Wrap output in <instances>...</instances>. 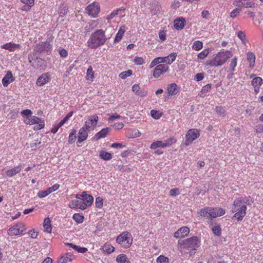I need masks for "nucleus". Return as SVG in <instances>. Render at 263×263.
I'll return each mask as SVG.
<instances>
[{"label":"nucleus","mask_w":263,"mask_h":263,"mask_svg":"<svg viewBox=\"0 0 263 263\" xmlns=\"http://www.w3.org/2000/svg\"><path fill=\"white\" fill-rule=\"evenodd\" d=\"M250 197H241L236 198L232 208V213H235L232 219L236 218L241 221L246 215L247 204L250 203Z\"/></svg>","instance_id":"obj_1"},{"label":"nucleus","mask_w":263,"mask_h":263,"mask_svg":"<svg viewBox=\"0 0 263 263\" xmlns=\"http://www.w3.org/2000/svg\"><path fill=\"white\" fill-rule=\"evenodd\" d=\"M76 199L71 200L68 206L71 209H80L82 210L86 209L90 206L93 202V197L91 195L87 194L84 191L81 194L75 195Z\"/></svg>","instance_id":"obj_2"},{"label":"nucleus","mask_w":263,"mask_h":263,"mask_svg":"<svg viewBox=\"0 0 263 263\" xmlns=\"http://www.w3.org/2000/svg\"><path fill=\"white\" fill-rule=\"evenodd\" d=\"M107 39L105 31L102 29H98L91 33L87 42V44L88 47L91 49H96L100 46L103 45Z\"/></svg>","instance_id":"obj_3"},{"label":"nucleus","mask_w":263,"mask_h":263,"mask_svg":"<svg viewBox=\"0 0 263 263\" xmlns=\"http://www.w3.org/2000/svg\"><path fill=\"white\" fill-rule=\"evenodd\" d=\"M232 56V53L230 51H221L217 53L215 57L210 60L207 61V65L212 67H218L222 65L227 60Z\"/></svg>","instance_id":"obj_4"},{"label":"nucleus","mask_w":263,"mask_h":263,"mask_svg":"<svg viewBox=\"0 0 263 263\" xmlns=\"http://www.w3.org/2000/svg\"><path fill=\"white\" fill-rule=\"evenodd\" d=\"M224 214L225 210L221 208L205 207L201 209L199 212L201 216L208 219L215 218Z\"/></svg>","instance_id":"obj_5"},{"label":"nucleus","mask_w":263,"mask_h":263,"mask_svg":"<svg viewBox=\"0 0 263 263\" xmlns=\"http://www.w3.org/2000/svg\"><path fill=\"white\" fill-rule=\"evenodd\" d=\"M178 244L181 248L185 249L189 251H194L200 245V240L197 236H193L183 240H179Z\"/></svg>","instance_id":"obj_6"},{"label":"nucleus","mask_w":263,"mask_h":263,"mask_svg":"<svg viewBox=\"0 0 263 263\" xmlns=\"http://www.w3.org/2000/svg\"><path fill=\"white\" fill-rule=\"evenodd\" d=\"M132 241V235L128 232H123L116 239V242L124 248H129L131 246Z\"/></svg>","instance_id":"obj_7"},{"label":"nucleus","mask_w":263,"mask_h":263,"mask_svg":"<svg viewBox=\"0 0 263 263\" xmlns=\"http://www.w3.org/2000/svg\"><path fill=\"white\" fill-rule=\"evenodd\" d=\"M52 49V46L48 41L41 42L37 44L35 46L34 50L39 53H47L49 54L51 52Z\"/></svg>","instance_id":"obj_8"},{"label":"nucleus","mask_w":263,"mask_h":263,"mask_svg":"<svg viewBox=\"0 0 263 263\" xmlns=\"http://www.w3.org/2000/svg\"><path fill=\"white\" fill-rule=\"evenodd\" d=\"M24 122L26 124L33 125L35 124H37L34 126V129L39 130L43 128L45 126L44 121L36 116H30Z\"/></svg>","instance_id":"obj_9"},{"label":"nucleus","mask_w":263,"mask_h":263,"mask_svg":"<svg viewBox=\"0 0 263 263\" xmlns=\"http://www.w3.org/2000/svg\"><path fill=\"white\" fill-rule=\"evenodd\" d=\"M26 230L25 225L23 223H18L9 229L8 234L9 236H16L21 234Z\"/></svg>","instance_id":"obj_10"},{"label":"nucleus","mask_w":263,"mask_h":263,"mask_svg":"<svg viewBox=\"0 0 263 263\" xmlns=\"http://www.w3.org/2000/svg\"><path fill=\"white\" fill-rule=\"evenodd\" d=\"M99 117L97 115H93L89 117L88 121L85 122V125L83 126L88 132L93 130L97 125Z\"/></svg>","instance_id":"obj_11"},{"label":"nucleus","mask_w":263,"mask_h":263,"mask_svg":"<svg viewBox=\"0 0 263 263\" xmlns=\"http://www.w3.org/2000/svg\"><path fill=\"white\" fill-rule=\"evenodd\" d=\"M200 135L199 131L196 129H190L186 133V139L184 142L185 145L191 144L193 141L196 140Z\"/></svg>","instance_id":"obj_12"},{"label":"nucleus","mask_w":263,"mask_h":263,"mask_svg":"<svg viewBox=\"0 0 263 263\" xmlns=\"http://www.w3.org/2000/svg\"><path fill=\"white\" fill-rule=\"evenodd\" d=\"M169 69V67L167 65L162 64L156 66L153 71V77L155 78H159L162 75H163Z\"/></svg>","instance_id":"obj_13"},{"label":"nucleus","mask_w":263,"mask_h":263,"mask_svg":"<svg viewBox=\"0 0 263 263\" xmlns=\"http://www.w3.org/2000/svg\"><path fill=\"white\" fill-rule=\"evenodd\" d=\"M86 10L88 15H91L93 17H96L100 10L99 4L97 2H93L89 5Z\"/></svg>","instance_id":"obj_14"},{"label":"nucleus","mask_w":263,"mask_h":263,"mask_svg":"<svg viewBox=\"0 0 263 263\" xmlns=\"http://www.w3.org/2000/svg\"><path fill=\"white\" fill-rule=\"evenodd\" d=\"M51 80V75L48 72L43 73L36 80V85L37 86H42L49 83Z\"/></svg>","instance_id":"obj_15"},{"label":"nucleus","mask_w":263,"mask_h":263,"mask_svg":"<svg viewBox=\"0 0 263 263\" xmlns=\"http://www.w3.org/2000/svg\"><path fill=\"white\" fill-rule=\"evenodd\" d=\"M190 232V229L187 227H183L179 229L174 235L176 238H182L186 236Z\"/></svg>","instance_id":"obj_16"},{"label":"nucleus","mask_w":263,"mask_h":263,"mask_svg":"<svg viewBox=\"0 0 263 263\" xmlns=\"http://www.w3.org/2000/svg\"><path fill=\"white\" fill-rule=\"evenodd\" d=\"M179 91V89L177 85L175 83H172L167 86V96L166 97L169 98L171 96L175 95Z\"/></svg>","instance_id":"obj_17"},{"label":"nucleus","mask_w":263,"mask_h":263,"mask_svg":"<svg viewBox=\"0 0 263 263\" xmlns=\"http://www.w3.org/2000/svg\"><path fill=\"white\" fill-rule=\"evenodd\" d=\"M15 79L13 76L12 73L11 71H7L6 75L2 79V84L4 87H7L11 83L14 81Z\"/></svg>","instance_id":"obj_18"},{"label":"nucleus","mask_w":263,"mask_h":263,"mask_svg":"<svg viewBox=\"0 0 263 263\" xmlns=\"http://www.w3.org/2000/svg\"><path fill=\"white\" fill-rule=\"evenodd\" d=\"M22 168L23 166L19 164L13 168L7 170L5 174L6 176L8 177H12L17 174L19 173L22 170Z\"/></svg>","instance_id":"obj_19"},{"label":"nucleus","mask_w":263,"mask_h":263,"mask_svg":"<svg viewBox=\"0 0 263 263\" xmlns=\"http://www.w3.org/2000/svg\"><path fill=\"white\" fill-rule=\"evenodd\" d=\"M88 132L82 127L78 133V143H81L87 139Z\"/></svg>","instance_id":"obj_20"},{"label":"nucleus","mask_w":263,"mask_h":263,"mask_svg":"<svg viewBox=\"0 0 263 263\" xmlns=\"http://www.w3.org/2000/svg\"><path fill=\"white\" fill-rule=\"evenodd\" d=\"M132 90L136 95L141 97H145L147 94V91L143 89H141L138 84H134L132 87Z\"/></svg>","instance_id":"obj_21"},{"label":"nucleus","mask_w":263,"mask_h":263,"mask_svg":"<svg viewBox=\"0 0 263 263\" xmlns=\"http://www.w3.org/2000/svg\"><path fill=\"white\" fill-rule=\"evenodd\" d=\"M20 1L24 4L21 9L24 11H29L34 4V0H20Z\"/></svg>","instance_id":"obj_22"},{"label":"nucleus","mask_w":263,"mask_h":263,"mask_svg":"<svg viewBox=\"0 0 263 263\" xmlns=\"http://www.w3.org/2000/svg\"><path fill=\"white\" fill-rule=\"evenodd\" d=\"M20 47V44H15L11 42L6 43L2 46V48L8 50L9 51H14L16 49H19Z\"/></svg>","instance_id":"obj_23"},{"label":"nucleus","mask_w":263,"mask_h":263,"mask_svg":"<svg viewBox=\"0 0 263 263\" xmlns=\"http://www.w3.org/2000/svg\"><path fill=\"white\" fill-rule=\"evenodd\" d=\"M185 20L182 17H179L174 21V27L177 30H181L185 25Z\"/></svg>","instance_id":"obj_24"},{"label":"nucleus","mask_w":263,"mask_h":263,"mask_svg":"<svg viewBox=\"0 0 263 263\" xmlns=\"http://www.w3.org/2000/svg\"><path fill=\"white\" fill-rule=\"evenodd\" d=\"M247 59L249 63V67L252 69L254 68L255 62V55L252 52H248L247 54Z\"/></svg>","instance_id":"obj_25"},{"label":"nucleus","mask_w":263,"mask_h":263,"mask_svg":"<svg viewBox=\"0 0 263 263\" xmlns=\"http://www.w3.org/2000/svg\"><path fill=\"white\" fill-rule=\"evenodd\" d=\"M125 32V26H122L120 27L117 33L116 34V35L114 39V42L115 43H118L122 39L124 33Z\"/></svg>","instance_id":"obj_26"},{"label":"nucleus","mask_w":263,"mask_h":263,"mask_svg":"<svg viewBox=\"0 0 263 263\" xmlns=\"http://www.w3.org/2000/svg\"><path fill=\"white\" fill-rule=\"evenodd\" d=\"M109 131V128H104L96 134L95 137L97 139H100L101 138H105L107 136Z\"/></svg>","instance_id":"obj_27"},{"label":"nucleus","mask_w":263,"mask_h":263,"mask_svg":"<svg viewBox=\"0 0 263 263\" xmlns=\"http://www.w3.org/2000/svg\"><path fill=\"white\" fill-rule=\"evenodd\" d=\"M73 256L70 253H67L59 259L58 263H68L72 261Z\"/></svg>","instance_id":"obj_28"},{"label":"nucleus","mask_w":263,"mask_h":263,"mask_svg":"<svg viewBox=\"0 0 263 263\" xmlns=\"http://www.w3.org/2000/svg\"><path fill=\"white\" fill-rule=\"evenodd\" d=\"M177 55V54L176 52H173L164 57L165 63L171 65L175 61Z\"/></svg>","instance_id":"obj_29"},{"label":"nucleus","mask_w":263,"mask_h":263,"mask_svg":"<svg viewBox=\"0 0 263 263\" xmlns=\"http://www.w3.org/2000/svg\"><path fill=\"white\" fill-rule=\"evenodd\" d=\"M44 63V62L42 59L37 58L34 63L32 64V67L36 69L44 68L45 66Z\"/></svg>","instance_id":"obj_30"},{"label":"nucleus","mask_w":263,"mask_h":263,"mask_svg":"<svg viewBox=\"0 0 263 263\" xmlns=\"http://www.w3.org/2000/svg\"><path fill=\"white\" fill-rule=\"evenodd\" d=\"M117 263H130L127 256L124 254L118 255L116 259Z\"/></svg>","instance_id":"obj_31"},{"label":"nucleus","mask_w":263,"mask_h":263,"mask_svg":"<svg viewBox=\"0 0 263 263\" xmlns=\"http://www.w3.org/2000/svg\"><path fill=\"white\" fill-rule=\"evenodd\" d=\"M51 221L49 218L47 217L44 219L43 223V227L44 229V231L47 233H50L52 230V228L51 226Z\"/></svg>","instance_id":"obj_32"},{"label":"nucleus","mask_w":263,"mask_h":263,"mask_svg":"<svg viewBox=\"0 0 263 263\" xmlns=\"http://www.w3.org/2000/svg\"><path fill=\"white\" fill-rule=\"evenodd\" d=\"M103 252L110 254L115 251V248L109 243H105L102 248Z\"/></svg>","instance_id":"obj_33"},{"label":"nucleus","mask_w":263,"mask_h":263,"mask_svg":"<svg viewBox=\"0 0 263 263\" xmlns=\"http://www.w3.org/2000/svg\"><path fill=\"white\" fill-rule=\"evenodd\" d=\"M215 111L219 117H224L226 115V110L225 108L222 106H217L215 108Z\"/></svg>","instance_id":"obj_34"},{"label":"nucleus","mask_w":263,"mask_h":263,"mask_svg":"<svg viewBox=\"0 0 263 263\" xmlns=\"http://www.w3.org/2000/svg\"><path fill=\"white\" fill-rule=\"evenodd\" d=\"M262 84V79L261 78L257 77L254 78L251 84L254 87H260Z\"/></svg>","instance_id":"obj_35"},{"label":"nucleus","mask_w":263,"mask_h":263,"mask_svg":"<svg viewBox=\"0 0 263 263\" xmlns=\"http://www.w3.org/2000/svg\"><path fill=\"white\" fill-rule=\"evenodd\" d=\"M86 79L90 81H92L94 79V72L93 71L92 68L91 66H89L87 69L86 72Z\"/></svg>","instance_id":"obj_36"},{"label":"nucleus","mask_w":263,"mask_h":263,"mask_svg":"<svg viewBox=\"0 0 263 263\" xmlns=\"http://www.w3.org/2000/svg\"><path fill=\"white\" fill-rule=\"evenodd\" d=\"M72 218L78 223H82L84 221V216L79 213H75L73 215Z\"/></svg>","instance_id":"obj_37"},{"label":"nucleus","mask_w":263,"mask_h":263,"mask_svg":"<svg viewBox=\"0 0 263 263\" xmlns=\"http://www.w3.org/2000/svg\"><path fill=\"white\" fill-rule=\"evenodd\" d=\"M159 147L164 148V145L162 141H156L154 142L150 146V148L152 149H156Z\"/></svg>","instance_id":"obj_38"},{"label":"nucleus","mask_w":263,"mask_h":263,"mask_svg":"<svg viewBox=\"0 0 263 263\" xmlns=\"http://www.w3.org/2000/svg\"><path fill=\"white\" fill-rule=\"evenodd\" d=\"M100 158L104 160H109L111 159V154L104 151H101L99 155Z\"/></svg>","instance_id":"obj_39"},{"label":"nucleus","mask_w":263,"mask_h":263,"mask_svg":"<svg viewBox=\"0 0 263 263\" xmlns=\"http://www.w3.org/2000/svg\"><path fill=\"white\" fill-rule=\"evenodd\" d=\"M237 64V58L235 57L233 58L230 63V70L232 72H234L235 70V67Z\"/></svg>","instance_id":"obj_40"},{"label":"nucleus","mask_w":263,"mask_h":263,"mask_svg":"<svg viewBox=\"0 0 263 263\" xmlns=\"http://www.w3.org/2000/svg\"><path fill=\"white\" fill-rule=\"evenodd\" d=\"M203 47V43L200 41H196L193 43L192 48L196 50L199 51L202 49Z\"/></svg>","instance_id":"obj_41"},{"label":"nucleus","mask_w":263,"mask_h":263,"mask_svg":"<svg viewBox=\"0 0 263 263\" xmlns=\"http://www.w3.org/2000/svg\"><path fill=\"white\" fill-rule=\"evenodd\" d=\"M176 140L173 137H171L162 141L164 145V148L170 147L172 144L175 143Z\"/></svg>","instance_id":"obj_42"},{"label":"nucleus","mask_w":263,"mask_h":263,"mask_svg":"<svg viewBox=\"0 0 263 263\" xmlns=\"http://www.w3.org/2000/svg\"><path fill=\"white\" fill-rule=\"evenodd\" d=\"M76 139V130L75 129H73L71 131V132L69 134L68 138V142L69 143H73L75 142Z\"/></svg>","instance_id":"obj_43"},{"label":"nucleus","mask_w":263,"mask_h":263,"mask_svg":"<svg viewBox=\"0 0 263 263\" xmlns=\"http://www.w3.org/2000/svg\"><path fill=\"white\" fill-rule=\"evenodd\" d=\"M209 53V49H205L198 54V59L203 60L205 59Z\"/></svg>","instance_id":"obj_44"},{"label":"nucleus","mask_w":263,"mask_h":263,"mask_svg":"<svg viewBox=\"0 0 263 263\" xmlns=\"http://www.w3.org/2000/svg\"><path fill=\"white\" fill-rule=\"evenodd\" d=\"M212 230L213 233L216 236H220L221 235V230L219 225H215L212 228Z\"/></svg>","instance_id":"obj_45"},{"label":"nucleus","mask_w":263,"mask_h":263,"mask_svg":"<svg viewBox=\"0 0 263 263\" xmlns=\"http://www.w3.org/2000/svg\"><path fill=\"white\" fill-rule=\"evenodd\" d=\"M133 73L132 70H128L120 73L119 77L122 79H125L126 78L130 76Z\"/></svg>","instance_id":"obj_46"},{"label":"nucleus","mask_w":263,"mask_h":263,"mask_svg":"<svg viewBox=\"0 0 263 263\" xmlns=\"http://www.w3.org/2000/svg\"><path fill=\"white\" fill-rule=\"evenodd\" d=\"M130 132V138H135L140 137L141 135L140 132L137 129H132Z\"/></svg>","instance_id":"obj_47"},{"label":"nucleus","mask_w":263,"mask_h":263,"mask_svg":"<svg viewBox=\"0 0 263 263\" xmlns=\"http://www.w3.org/2000/svg\"><path fill=\"white\" fill-rule=\"evenodd\" d=\"M96 206L97 208L101 209L103 206V199L100 197H98L96 198L95 200Z\"/></svg>","instance_id":"obj_48"},{"label":"nucleus","mask_w":263,"mask_h":263,"mask_svg":"<svg viewBox=\"0 0 263 263\" xmlns=\"http://www.w3.org/2000/svg\"><path fill=\"white\" fill-rule=\"evenodd\" d=\"M157 263H169V259L163 255H160L157 258Z\"/></svg>","instance_id":"obj_49"},{"label":"nucleus","mask_w":263,"mask_h":263,"mask_svg":"<svg viewBox=\"0 0 263 263\" xmlns=\"http://www.w3.org/2000/svg\"><path fill=\"white\" fill-rule=\"evenodd\" d=\"M37 57L36 56L35 53H30L28 55V62L32 66V64L34 63L35 60H36Z\"/></svg>","instance_id":"obj_50"},{"label":"nucleus","mask_w":263,"mask_h":263,"mask_svg":"<svg viewBox=\"0 0 263 263\" xmlns=\"http://www.w3.org/2000/svg\"><path fill=\"white\" fill-rule=\"evenodd\" d=\"M211 89V84H209L202 87L201 91L202 95L205 96L206 93Z\"/></svg>","instance_id":"obj_51"},{"label":"nucleus","mask_w":263,"mask_h":263,"mask_svg":"<svg viewBox=\"0 0 263 263\" xmlns=\"http://www.w3.org/2000/svg\"><path fill=\"white\" fill-rule=\"evenodd\" d=\"M160 64L159 59L157 57L155 58L151 63L149 65V68H153L155 66H157L158 65Z\"/></svg>","instance_id":"obj_52"},{"label":"nucleus","mask_w":263,"mask_h":263,"mask_svg":"<svg viewBox=\"0 0 263 263\" xmlns=\"http://www.w3.org/2000/svg\"><path fill=\"white\" fill-rule=\"evenodd\" d=\"M21 114L22 116H26L27 118H30L32 114V112L30 109H24L21 112Z\"/></svg>","instance_id":"obj_53"},{"label":"nucleus","mask_w":263,"mask_h":263,"mask_svg":"<svg viewBox=\"0 0 263 263\" xmlns=\"http://www.w3.org/2000/svg\"><path fill=\"white\" fill-rule=\"evenodd\" d=\"M135 63L137 65H141L144 63V59L141 57H136L134 60Z\"/></svg>","instance_id":"obj_54"},{"label":"nucleus","mask_w":263,"mask_h":263,"mask_svg":"<svg viewBox=\"0 0 263 263\" xmlns=\"http://www.w3.org/2000/svg\"><path fill=\"white\" fill-rule=\"evenodd\" d=\"M60 56L62 58H66L68 55L67 51L64 48H60L58 50Z\"/></svg>","instance_id":"obj_55"},{"label":"nucleus","mask_w":263,"mask_h":263,"mask_svg":"<svg viewBox=\"0 0 263 263\" xmlns=\"http://www.w3.org/2000/svg\"><path fill=\"white\" fill-rule=\"evenodd\" d=\"M151 115L152 117L155 119H158L160 118V116L158 111L155 110H152L151 111Z\"/></svg>","instance_id":"obj_56"},{"label":"nucleus","mask_w":263,"mask_h":263,"mask_svg":"<svg viewBox=\"0 0 263 263\" xmlns=\"http://www.w3.org/2000/svg\"><path fill=\"white\" fill-rule=\"evenodd\" d=\"M240 12L238 8H235L230 14V16L232 18H235Z\"/></svg>","instance_id":"obj_57"},{"label":"nucleus","mask_w":263,"mask_h":263,"mask_svg":"<svg viewBox=\"0 0 263 263\" xmlns=\"http://www.w3.org/2000/svg\"><path fill=\"white\" fill-rule=\"evenodd\" d=\"M180 193L179 190L178 188L172 189L170 191V194L172 196H175Z\"/></svg>","instance_id":"obj_58"},{"label":"nucleus","mask_w":263,"mask_h":263,"mask_svg":"<svg viewBox=\"0 0 263 263\" xmlns=\"http://www.w3.org/2000/svg\"><path fill=\"white\" fill-rule=\"evenodd\" d=\"M67 8L66 6L63 5L62 8L61 9L59 12L60 16H64L67 13Z\"/></svg>","instance_id":"obj_59"},{"label":"nucleus","mask_w":263,"mask_h":263,"mask_svg":"<svg viewBox=\"0 0 263 263\" xmlns=\"http://www.w3.org/2000/svg\"><path fill=\"white\" fill-rule=\"evenodd\" d=\"M254 6V3L252 2H247L242 3V7L246 8L253 7Z\"/></svg>","instance_id":"obj_60"},{"label":"nucleus","mask_w":263,"mask_h":263,"mask_svg":"<svg viewBox=\"0 0 263 263\" xmlns=\"http://www.w3.org/2000/svg\"><path fill=\"white\" fill-rule=\"evenodd\" d=\"M110 147L115 148H122L124 147V145L121 143H114L111 145Z\"/></svg>","instance_id":"obj_61"},{"label":"nucleus","mask_w":263,"mask_h":263,"mask_svg":"<svg viewBox=\"0 0 263 263\" xmlns=\"http://www.w3.org/2000/svg\"><path fill=\"white\" fill-rule=\"evenodd\" d=\"M237 36L242 42H244L246 40V35L242 31H239L238 32Z\"/></svg>","instance_id":"obj_62"},{"label":"nucleus","mask_w":263,"mask_h":263,"mask_svg":"<svg viewBox=\"0 0 263 263\" xmlns=\"http://www.w3.org/2000/svg\"><path fill=\"white\" fill-rule=\"evenodd\" d=\"M48 195V194L46 190L40 191L37 193V196L41 198L45 197Z\"/></svg>","instance_id":"obj_63"},{"label":"nucleus","mask_w":263,"mask_h":263,"mask_svg":"<svg viewBox=\"0 0 263 263\" xmlns=\"http://www.w3.org/2000/svg\"><path fill=\"white\" fill-rule=\"evenodd\" d=\"M255 132L257 134H261L263 132V125L259 124L255 127Z\"/></svg>","instance_id":"obj_64"}]
</instances>
